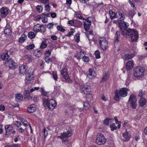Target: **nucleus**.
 Masks as SVG:
<instances>
[{
	"instance_id": "obj_1",
	"label": "nucleus",
	"mask_w": 147,
	"mask_h": 147,
	"mask_svg": "<svg viewBox=\"0 0 147 147\" xmlns=\"http://www.w3.org/2000/svg\"><path fill=\"white\" fill-rule=\"evenodd\" d=\"M125 35L127 38H131L132 42H136L138 38V33L136 31L129 29L126 31Z\"/></svg>"
},
{
	"instance_id": "obj_2",
	"label": "nucleus",
	"mask_w": 147,
	"mask_h": 147,
	"mask_svg": "<svg viewBox=\"0 0 147 147\" xmlns=\"http://www.w3.org/2000/svg\"><path fill=\"white\" fill-rule=\"evenodd\" d=\"M128 89L126 88H121L120 90H116L115 92V96L114 99L116 101H118L120 100V97H125L127 94V92Z\"/></svg>"
},
{
	"instance_id": "obj_3",
	"label": "nucleus",
	"mask_w": 147,
	"mask_h": 147,
	"mask_svg": "<svg viewBox=\"0 0 147 147\" xmlns=\"http://www.w3.org/2000/svg\"><path fill=\"white\" fill-rule=\"evenodd\" d=\"M43 104L44 107H47L51 110H53L57 105L55 100L53 99H49V98H44L43 100Z\"/></svg>"
},
{
	"instance_id": "obj_4",
	"label": "nucleus",
	"mask_w": 147,
	"mask_h": 147,
	"mask_svg": "<svg viewBox=\"0 0 147 147\" xmlns=\"http://www.w3.org/2000/svg\"><path fill=\"white\" fill-rule=\"evenodd\" d=\"M72 131L71 129H69L68 130L64 131L63 134H61V135L58 136L57 137L61 139L62 142L65 143L66 142L68 141V138L70 137L71 135Z\"/></svg>"
},
{
	"instance_id": "obj_5",
	"label": "nucleus",
	"mask_w": 147,
	"mask_h": 147,
	"mask_svg": "<svg viewBox=\"0 0 147 147\" xmlns=\"http://www.w3.org/2000/svg\"><path fill=\"white\" fill-rule=\"evenodd\" d=\"M106 142V139L103 135L101 133L98 134L96 138V142L99 145L105 144Z\"/></svg>"
},
{
	"instance_id": "obj_6",
	"label": "nucleus",
	"mask_w": 147,
	"mask_h": 147,
	"mask_svg": "<svg viewBox=\"0 0 147 147\" xmlns=\"http://www.w3.org/2000/svg\"><path fill=\"white\" fill-rule=\"evenodd\" d=\"M134 76L135 77H139L143 75L144 69L142 67H138L134 68Z\"/></svg>"
},
{
	"instance_id": "obj_7",
	"label": "nucleus",
	"mask_w": 147,
	"mask_h": 147,
	"mask_svg": "<svg viewBox=\"0 0 147 147\" xmlns=\"http://www.w3.org/2000/svg\"><path fill=\"white\" fill-rule=\"evenodd\" d=\"M119 25L121 30V34L124 36L126 33V31L127 30L124 28H127L129 26L128 23L126 22H122L121 21L119 20Z\"/></svg>"
},
{
	"instance_id": "obj_8",
	"label": "nucleus",
	"mask_w": 147,
	"mask_h": 147,
	"mask_svg": "<svg viewBox=\"0 0 147 147\" xmlns=\"http://www.w3.org/2000/svg\"><path fill=\"white\" fill-rule=\"evenodd\" d=\"M99 42L100 48L103 50H106L108 47V44L106 39L104 37L100 38Z\"/></svg>"
},
{
	"instance_id": "obj_9",
	"label": "nucleus",
	"mask_w": 147,
	"mask_h": 147,
	"mask_svg": "<svg viewBox=\"0 0 147 147\" xmlns=\"http://www.w3.org/2000/svg\"><path fill=\"white\" fill-rule=\"evenodd\" d=\"M5 65L7 68L9 67L12 69H14L16 67V63L11 59L6 61Z\"/></svg>"
},
{
	"instance_id": "obj_10",
	"label": "nucleus",
	"mask_w": 147,
	"mask_h": 147,
	"mask_svg": "<svg viewBox=\"0 0 147 147\" xmlns=\"http://www.w3.org/2000/svg\"><path fill=\"white\" fill-rule=\"evenodd\" d=\"M33 30L36 33L39 32L43 33L45 31L43 25L39 24L35 25L33 28Z\"/></svg>"
},
{
	"instance_id": "obj_11",
	"label": "nucleus",
	"mask_w": 147,
	"mask_h": 147,
	"mask_svg": "<svg viewBox=\"0 0 147 147\" xmlns=\"http://www.w3.org/2000/svg\"><path fill=\"white\" fill-rule=\"evenodd\" d=\"M5 129L6 133L9 134L10 133L13 134H15L16 131L13 129L12 127L10 125H7L5 126Z\"/></svg>"
},
{
	"instance_id": "obj_12",
	"label": "nucleus",
	"mask_w": 147,
	"mask_h": 147,
	"mask_svg": "<svg viewBox=\"0 0 147 147\" xmlns=\"http://www.w3.org/2000/svg\"><path fill=\"white\" fill-rule=\"evenodd\" d=\"M60 72L61 75L63 77L65 80L68 81H69V79L68 72L67 71V69L65 68H64Z\"/></svg>"
},
{
	"instance_id": "obj_13",
	"label": "nucleus",
	"mask_w": 147,
	"mask_h": 147,
	"mask_svg": "<svg viewBox=\"0 0 147 147\" xmlns=\"http://www.w3.org/2000/svg\"><path fill=\"white\" fill-rule=\"evenodd\" d=\"M96 75V74L93 69H89L87 76L89 79H92L94 78Z\"/></svg>"
},
{
	"instance_id": "obj_14",
	"label": "nucleus",
	"mask_w": 147,
	"mask_h": 147,
	"mask_svg": "<svg viewBox=\"0 0 147 147\" xmlns=\"http://www.w3.org/2000/svg\"><path fill=\"white\" fill-rule=\"evenodd\" d=\"M81 93L87 95L90 91V90L86 85L82 86L80 89Z\"/></svg>"
},
{
	"instance_id": "obj_15",
	"label": "nucleus",
	"mask_w": 147,
	"mask_h": 147,
	"mask_svg": "<svg viewBox=\"0 0 147 147\" xmlns=\"http://www.w3.org/2000/svg\"><path fill=\"white\" fill-rule=\"evenodd\" d=\"M1 15L3 18L5 17L8 13L7 8L6 7H2L0 9Z\"/></svg>"
},
{
	"instance_id": "obj_16",
	"label": "nucleus",
	"mask_w": 147,
	"mask_h": 147,
	"mask_svg": "<svg viewBox=\"0 0 147 147\" xmlns=\"http://www.w3.org/2000/svg\"><path fill=\"white\" fill-rule=\"evenodd\" d=\"M50 13H44L36 16L35 17V19L36 20H38L41 19H42L45 17H50Z\"/></svg>"
},
{
	"instance_id": "obj_17",
	"label": "nucleus",
	"mask_w": 147,
	"mask_h": 147,
	"mask_svg": "<svg viewBox=\"0 0 147 147\" xmlns=\"http://www.w3.org/2000/svg\"><path fill=\"white\" fill-rule=\"evenodd\" d=\"M33 72L28 70L26 74V80L27 81H31L33 78Z\"/></svg>"
},
{
	"instance_id": "obj_18",
	"label": "nucleus",
	"mask_w": 147,
	"mask_h": 147,
	"mask_svg": "<svg viewBox=\"0 0 147 147\" xmlns=\"http://www.w3.org/2000/svg\"><path fill=\"white\" fill-rule=\"evenodd\" d=\"M134 65L133 60L128 61L126 64V69L128 71L131 69Z\"/></svg>"
},
{
	"instance_id": "obj_19",
	"label": "nucleus",
	"mask_w": 147,
	"mask_h": 147,
	"mask_svg": "<svg viewBox=\"0 0 147 147\" xmlns=\"http://www.w3.org/2000/svg\"><path fill=\"white\" fill-rule=\"evenodd\" d=\"M20 73L21 74H26V72L27 70V67L26 66L22 65L19 67Z\"/></svg>"
},
{
	"instance_id": "obj_20",
	"label": "nucleus",
	"mask_w": 147,
	"mask_h": 147,
	"mask_svg": "<svg viewBox=\"0 0 147 147\" xmlns=\"http://www.w3.org/2000/svg\"><path fill=\"white\" fill-rule=\"evenodd\" d=\"M122 136L124 138L123 140L124 141H129L131 137L130 134L126 131L123 133Z\"/></svg>"
},
{
	"instance_id": "obj_21",
	"label": "nucleus",
	"mask_w": 147,
	"mask_h": 147,
	"mask_svg": "<svg viewBox=\"0 0 147 147\" xmlns=\"http://www.w3.org/2000/svg\"><path fill=\"white\" fill-rule=\"evenodd\" d=\"M86 53L82 50H81L79 52L77 53V55H75L74 57L78 59H80L85 55Z\"/></svg>"
},
{
	"instance_id": "obj_22",
	"label": "nucleus",
	"mask_w": 147,
	"mask_h": 147,
	"mask_svg": "<svg viewBox=\"0 0 147 147\" xmlns=\"http://www.w3.org/2000/svg\"><path fill=\"white\" fill-rule=\"evenodd\" d=\"M36 109V108L34 105L32 104L30 105V107H28L27 111L29 113H33L35 111Z\"/></svg>"
},
{
	"instance_id": "obj_23",
	"label": "nucleus",
	"mask_w": 147,
	"mask_h": 147,
	"mask_svg": "<svg viewBox=\"0 0 147 147\" xmlns=\"http://www.w3.org/2000/svg\"><path fill=\"white\" fill-rule=\"evenodd\" d=\"M15 97V100L17 102L21 101L23 99L22 95L20 93L16 94Z\"/></svg>"
},
{
	"instance_id": "obj_24",
	"label": "nucleus",
	"mask_w": 147,
	"mask_h": 147,
	"mask_svg": "<svg viewBox=\"0 0 147 147\" xmlns=\"http://www.w3.org/2000/svg\"><path fill=\"white\" fill-rule=\"evenodd\" d=\"M42 89L41 94L42 95L44 96H47V98L50 97H52V94H49L48 92H46L42 88Z\"/></svg>"
},
{
	"instance_id": "obj_25",
	"label": "nucleus",
	"mask_w": 147,
	"mask_h": 147,
	"mask_svg": "<svg viewBox=\"0 0 147 147\" xmlns=\"http://www.w3.org/2000/svg\"><path fill=\"white\" fill-rule=\"evenodd\" d=\"M118 14L120 17V20L121 21L124 20L125 18V13L123 11H119L118 12Z\"/></svg>"
},
{
	"instance_id": "obj_26",
	"label": "nucleus",
	"mask_w": 147,
	"mask_h": 147,
	"mask_svg": "<svg viewBox=\"0 0 147 147\" xmlns=\"http://www.w3.org/2000/svg\"><path fill=\"white\" fill-rule=\"evenodd\" d=\"M34 56L36 57H39L42 55V51L41 50H36L34 51L33 53Z\"/></svg>"
},
{
	"instance_id": "obj_27",
	"label": "nucleus",
	"mask_w": 147,
	"mask_h": 147,
	"mask_svg": "<svg viewBox=\"0 0 147 147\" xmlns=\"http://www.w3.org/2000/svg\"><path fill=\"white\" fill-rule=\"evenodd\" d=\"M134 56V55L133 54H127L125 55L124 57V59L125 60H128L130 59Z\"/></svg>"
},
{
	"instance_id": "obj_28",
	"label": "nucleus",
	"mask_w": 147,
	"mask_h": 147,
	"mask_svg": "<svg viewBox=\"0 0 147 147\" xmlns=\"http://www.w3.org/2000/svg\"><path fill=\"white\" fill-rule=\"evenodd\" d=\"M109 75L107 73H105L102 78L101 81L102 82H104L107 80L109 78Z\"/></svg>"
},
{
	"instance_id": "obj_29",
	"label": "nucleus",
	"mask_w": 147,
	"mask_h": 147,
	"mask_svg": "<svg viewBox=\"0 0 147 147\" xmlns=\"http://www.w3.org/2000/svg\"><path fill=\"white\" fill-rule=\"evenodd\" d=\"M24 94L26 96V98L28 99H30L31 97L30 94V92L29 90H26L24 92Z\"/></svg>"
},
{
	"instance_id": "obj_30",
	"label": "nucleus",
	"mask_w": 147,
	"mask_h": 147,
	"mask_svg": "<svg viewBox=\"0 0 147 147\" xmlns=\"http://www.w3.org/2000/svg\"><path fill=\"white\" fill-rule=\"evenodd\" d=\"M47 46V43L46 40L43 41L40 45V49H43L46 48Z\"/></svg>"
},
{
	"instance_id": "obj_31",
	"label": "nucleus",
	"mask_w": 147,
	"mask_h": 147,
	"mask_svg": "<svg viewBox=\"0 0 147 147\" xmlns=\"http://www.w3.org/2000/svg\"><path fill=\"white\" fill-rule=\"evenodd\" d=\"M90 22H84V26L86 31H87L89 29L90 26L91 25Z\"/></svg>"
},
{
	"instance_id": "obj_32",
	"label": "nucleus",
	"mask_w": 147,
	"mask_h": 147,
	"mask_svg": "<svg viewBox=\"0 0 147 147\" xmlns=\"http://www.w3.org/2000/svg\"><path fill=\"white\" fill-rule=\"evenodd\" d=\"M109 13L110 16V18L112 20L113 19L117 17L115 13L113 12L112 10H110Z\"/></svg>"
},
{
	"instance_id": "obj_33",
	"label": "nucleus",
	"mask_w": 147,
	"mask_h": 147,
	"mask_svg": "<svg viewBox=\"0 0 147 147\" xmlns=\"http://www.w3.org/2000/svg\"><path fill=\"white\" fill-rule=\"evenodd\" d=\"M146 100L144 98H141L139 101L140 105V106L143 107L146 103Z\"/></svg>"
},
{
	"instance_id": "obj_34",
	"label": "nucleus",
	"mask_w": 147,
	"mask_h": 147,
	"mask_svg": "<svg viewBox=\"0 0 147 147\" xmlns=\"http://www.w3.org/2000/svg\"><path fill=\"white\" fill-rule=\"evenodd\" d=\"M88 101L85 102H84V108L85 109H88L90 107V105L88 102Z\"/></svg>"
},
{
	"instance_id": "obj_35",
	"label": "nucleus",
	"mask_w": 147,
	"mask_h": 147,
	"mask_svg": "<svg viewBox=\"0 0 147 147\" xmlns=\"http://www.w3.org/2000/svg\"><path fill=\"white\" fill-rule=\"evenodd\" d=\"M136 101V96L133 95H131L129 97L128 101L131 102Z\"/></svg>"
},
{
	"instance_id": "obj_36",
	"label": "nucleus",
	"mask_w": 147,
	"mask_h": 147,
	"mask_svg": "<svg viewBox=\"0 0 147 147\" xmlns=\"http://www.w3.org/2000/svg\"><path fill=\"white\" fill-rule=\"evenodd\" d=\"M113 121V120L112 119H107L104 121V123L105 125H108Z\"/></svg>"
},
{
	"instance_id": "obj_37",
	"label": "nucleus",
	"mask_w": 147,
	"mask_h": 147,
	"mask_svg": "<svg viewBox=\"0 0 147 147\" xmlns=\"http://www.w3.org/2000/svg\"><path fill=\"white\" fill-rule=\"evenodd\" d=\"M36 34L32 32H29L28 34V36L30 39H32L35 37Z\"/></svg>"
},
{
	"instance_id": "obj_38",
	"label": "nucleus",
	"mask_w": 147,
	"mask_h": 147,
	"mask_svg": "<svg viewBox=\"0 0 147 147\" xmlns=\"http://www.w3.org/2000/svg\"><path fill=\"white\" fill-rule=\"evenodd\" d=\"M1 57L3 60H5L8 57V55L7 53H3L1 55Z\"/></svg>"
},
{
	"instance_id": "obj_39",
	"label": "nucleus",
	"mask_w": 147,
	"mask_h": 147,
	"mask_svg": "<svg viewBox=\"0 0 147 147\" xmlns=\"http://www.w3.org/2000/svg\"><path fill=\"white\" fill-rule=\"evenodd\" d=\"M119 32H116V36L115 37V43H117L119 42Z\"/></svg>"
},
{
	"instance_id": "obj_40",
	"label": "nucleus",
	"mask_w": 147,
	"mask_h": 147,
	"mask_svg": "<svg viewBox=\"0 0 147 147\" xmlns=\"http://www.w3.org/2000/svg\"><path fill=\"white\" fill-rule=\"evenodd\" d=\"M36 9L37 11L39 13H41L42 12V7L40 5H38L36 7Z\"/></svg>"
},
{
	"instance_id": "obj_41",
	"label": "nucleus",
	"mask_w": 147,
	"mask_h": 147,
	"mask_svg": "<svg viewBox=\"0 0 147 147\" xmlns=\"http://www.w3.org/2000/svg\"><path fill=\"white\" fill-rule=\"evenodd\" d=\"M86 98L88 101H90L92 99V95L89 92L88 94L86 95Z\"/></svg>"
},
{
	"instance_id": "obj_42",
	"label": "nucleus",
	"mask_w": 147,
	"mask_h": 147,
	"mask_svg": "<svg viewBox=\"0 0 147 147\" xmlns=\"http://www.w3.org/2000/svg\"><path fill=\"white\" fill-rule=\"evenodd\" d=\"M25 59L29 62H31L32 61V58L30 55H26L25 56Z\"/></svg>"
},
{
	"instance_id": "obj_43",
	"label": "nucleus",
	"mask_w": 147,
	"mask_h": 147,
	"mask_svg": "<svg viewBox=\"0 0 147 147\" xmlns=\"http://www.w3.org/2000/svg\"><path fill=\"white\" fill-rule=\"evenodd\" d=\"M51 52V50H47L45 52V55L46 57H49Z\"/></svg>"
},
{
	"instance_id": "obj_44",
	"label": "nucleus",
	"mask_w": 147,
	"mask_h": 147,
	"mask_svg": "<svg viewBox=\"0 0 147 147\" xmlns=\"http://www.w3.org/2000/svg\"><path fill=\"white\" fill-rule=\"evenodd\" d=\"M135 13L134 11L133 10H131L129 11V14L130 18L132 19L133 18V16L135 15Z\"/></svg>"
},
{
	"instance_id": "obj_45",
	"label": "nucleus",
	"mask_w": 147,
	"mask_h": 147,
	"mask_svg": "<svg viewBox=\"0 0 147 147\" xmlns=\"http://www.w3.org/2000/svg\"><path fill=\"white\" fill-rule=\"evenodd\" d=\"M94 55L96 57L97 59L100 58V52L99 50L96 51L94 53Z\"/></svg>"
},
{
	"instance_id": "obj_46",
	"label": "nucleus",
	"mask_w": 147,
	"mask_h": 147,
	"mask_svg": "<svg viewBox=\"0 0 147 147\" xmlns=\"http://www.w3.org/2000/svg\"><path fill=\"white\" fill-rule=\"evenodd\" d=\"M35 47L34 45L33 44L30 45L26 47V49L27 50H31L33 49Z\"/></svg>"
},
{
	"instance_id": "obj_47",
	"label": "nucleus",
	"mask_w": 147,
	"mask_h": 147,
	"mask_svg": "<svg viewBox=\"0 0 147 147\" xmlns=\"http://www.w3.org/2000/svg\"><path fill=\"white\" fill-rule=\"evenodd\" d=\"M130 105L133 109H135L137 105L136 101L130 102Z\"/></svg>"
},
{
	"instance_id": "obj_48",
	"label": "nucleus",
	"mask_w": 147,
	"mask_h": 147,
	"mask_svg": "<svg viewBox=\"0 0 147 147\" xmlns=\"http://www.w3.org/2000/svg\"><path fill=\"white\" fill-rule=\"evenodd\" d=\"M74 39L76 42H78L80 40V35L79 34H76L74 37Z\"/></svg>"
},
{
	"instance_id": "obj_49",
	"label": "nucleus",
	"mask_w": 147,
	"mask_h": 147,
	"mask_svg": "<svg viewBox=\"0 0 147 147\" xmlns=\"http://www.w3.org/2000/svg\"><path fill=\"white\" fill-rule=\"evenodd\" d=\"M110 127L111 128V130L112 131H113L117 129V127L115 126V123H113L111 125Z\"/></svg>"
},
{
	"instance_id": "obj_50",
	"label": "nucleus",
	"mask_w": 147,
	"mask_h": 147,
	"mask_svg": "<svg viewBox=\"0 0 147 147\" xmlns=\"http://www.w3.org/2000/svg\"><path fill=\"white\" fill-rule=\"evenodd\" d=\"M75 32V31L74 29H72L71 31L69 32V33L65 35V36L70 37L71 35H73L74 33Z\"/></svg>"
},
{
	"instance_id": "obj_51",
	"label": "nucleus",
	"mask_w": 147,
	"mask_h": 147,
	"mask_svg": "<svg viewBox=\"0 0 147 147\" xmlns=\"http://www.w3.org/2000/svg\"><path fill=\"white\" fill-rule=\"evenodd\" d=\"M82 59L84 61L86 62H88L89 61V58L88 57L86 56L85 55L82 57Z\"/></svg>"
},
{
	"instance_id": "obj_52",
	"label": "nucleus",
	"mask_w": 147,
	"mask_h": 147,
	"mask_svg": "<svg viewBox=\"0 0 147 147\" xmlns=\"http://www.w3.org/2000/svg\"><path fill=\"white\" fill-rule=\"evenodd\" d=\"M14 125H16L18 127H20L22 125V124L20 121H16L14 123Z\"/></svg>"
},
{
	"instance_id": "obj_53",
	"label": "nucleus",
	"mask_w": 147,
	"mask_h": 147,
	"mask_svg": "<svg viewBox=\"0 0 147 147\" xmlns=\"http://www.w3.org/2000/svg\"><path fill=\"white\" fill-rule=\"evenodd\" d=\"M45 11H49L50 10V6H49V4H47L45 6Z\"/></svg>"
},
{
	"instance_id": "obj_54",
	"label": "nucleus",
	"mask_w": 147,
	"mask_h": 147,
	"mask_svg": "<svg viewBox=\"0 0 147 147\" xmlns=\"http://www.w3.org/2000/svg\"><path fill=\"white\" fill-rule=\"evenodd\" d=\"M53 77L55 80H57V73L56 72H53L52 73Z\"/></svg>"
},
{
	"instance_id": "obj_55",
	"label": "nucleus",
	"mask_w": 147,
	"mask_h": 147,
	"mask_svg": "<svg viewBox=\"0 0 147 147\" xmlns=\"http://www.w3.org/2000/svg\"><path fill=\"white\" fill-rule=\"evenodd\" d=\"M57 30L62 32H64L65 31V30L61 26H57Z\"/></svg>"
},
{
	"instance_id": "obj_56",
	"label": "nucleus",
	"mask_w": 147,
	"mask_h": 147,
	"mask_svg": "<svg viewBox=\"0 0 147 147\" xmlns=\"http://www.w3.org/2000/svg\"><path fill=\"white\" fill-rule=\"evenodd\" d=\"M4 32L5 34H10L11 33V30L9 28L7 29L5 28L4 30Z\"/></svg>"
},
{
	"instance_id": "obj_57",
	"label": "nucleus",
	"mask_w": 147,
	"mask_h": 147,
	"mask_svg": "<svg viewBox=\"0 0 147 147\" xmlns=\"http://www.w3.org/2000/svg\"><path fill=\"white\" fill-rule=\"evenodd\" d=\"M43 132L44 134V135L45 138L48 135V131L45 128H44L43 129Z\"/></svg>"
},
{
	"instance_id": "obj_58",
	"label": "nucleus",
	"mask_w": 147,
	"mask_h": 147,
	"mask_svg": "<svg viewBox=\"0 0 147 147\" xmlns=\"http://www.w3.org/2000/svg\"><path fill=\"white\" fill-rule=\"evenodd\" d=\"M40 2L44 4H49V0H38Z\"/></svg>"
},
{
	"instance_id": "obj_59",
	"label": "nucleus",
	"mask_w": 147,
	"mask_h": 147,
	"mask_svg": "<svg viewBox=\"0 0 147 147\" xmlns=\"http://www.w3.org/2000/svg\"><path fill=\"white\" fill-rule=\"evenodd\" d=\"M25 40L24 37L23 36H22L19 38L18 40V41L22 43L24 42Z\"/></svg>"
},
{
	"instance_id": "obj_60",
	"label": "nucleus",
	"mask_w": 147,
	"mask_h": 147,
	"mask_svg": "<svg viewBox=\"0 0 147 147\" xmlns=\"http://www.w3.org/2000/svg\"><path fill=\"white\" fill-rule=\"evenodd\" d=\"M53 24L51 23H49L47 25V27L49 29L53 28Z\"/></svg>"
},
{
	"instance_id": "obj_61",
	"label": "nucleus",
	"mask_w": 147,
	"mask_h": 147,
	"mask_svg": "<svg viewBox=\"0 0 147 147\" xmlns=\"http://www.w3.org/2000/svg\"><path fill=\"white\" fill-rule=\"evenodd\" d=\"M60 89L59 87H55L54 88V91L57 92L58 93L60 92Z\"/></svg>"
},
{
	"instance_id": "obj_62",
	"label": "nucleus",
	"mask_w": 147,
	"mask_h": 147,
	"mask_svg": "<svg viewBox=\"0 0 147 147\" xmlns=\"http://www.w3.org/2000/svg\"><path fill=\"white\" fill-rule=\"evenodd\" d=\"M49 57H46L45 58V62L47 63H49L51 61L50 58Z\"/></svg>"
},
{
	"instance_id": "obj_63",
	"label": "nucleus",
	"mask_w": 147,
	"mask_h": 147,
	"mask_svg": "<svg viewBox=\"0 0 147 147\" xmlns=\"http://www.w3.org/2000/svg\"><path fill=\"white\" fill-rule=\"evenodd\" d=\"M50 15L52 18H55L56 16V14L55 12L51 13H50Z\"/></svg>"
},
{
	"instance_id": "obj_64",
	"label": "nucleus",
	"mask_w": 147,
	"mask_h": 147,
	"mask_svg": "<svg viewBox=\"0 0 147 147\" xmlns=\"http://www.w3.org/2000/svg\"><path fill=\"white\" fill-rule=\"evenodd\" d=\"M51 39L53 40H56L57 39V37L55 35H52L51 36Z\"/></svg>"
}]
</instances>
